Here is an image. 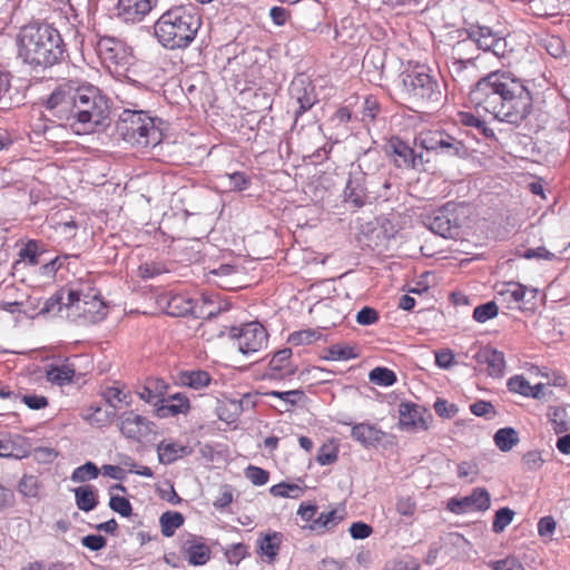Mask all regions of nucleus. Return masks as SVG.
Instances as JSON below:
<instances>
[{
    "instance_id": "obj_1",
    "label": "nucleus",
    "mask_w": 570,
    "mask_h": 570,
    "mask_svg": "<svg viewBox=\"0 0 570 570\" xmlns=\"http://www.w3.org/2000/svg\"><path fill=\"white\" fill-rule=\"evenodd\" d=\"M45 108L52 122L76 135L102 131L111 122L109 98L98 87L79 79L59 83Z\"/></svg>"
},
{
    "instance_id": "obj_2",
    "label": "nucleus",
    "mask_w": 570,
    "mask_h": 570,
    "mask_svg": "<svg viewBox=\"0 0 570 570\" xmlns=\"http://www.w3.org/2000/svg\"><path fill=\"white\" fill-rule=\"evenodd\" d=\"M469 95L476 107L514 127L521 126L533 109L528 81L510 71L489 72L471 87Z\"/></svg>"
},
{
    "instance_id": "obj_3",
    "label": "nucleus",
    "mask_w": 570,
    "mask_h": 570,
    "mask_svg": "<svg viewBox=\"0 0 570 570\" xmlns=\"http://www.w3.org/2000/svg\"><path fill=\"white\" fill-rule=\"evenodd\" d=\"M18 57L35 71H45L59 65L67 52L57 28L43 21L22 26L17 36Z\"/></svg>"
},
{
    "instance_id": "obj_4",
    "label": "nucleus",
    "mask_w": 570,
    "mask_h": 570,
    "mask_svg": "<svg viewBox=\"0 0 570 570\" xmlns=\"http://www.w3.org/2000/svg\"><path fill=\"white\" fill-rule=\"evenodd\" d=\"M202 27V17L191 3L173 6L154 24L157 41L168 50L186 49Z\"/></svg>"
},
{
    "instance_id": "obj_5",
    "label": "nucleus",
    "mask_w": 570,
    "mask_h": 570,
    "mask_svg": "<svg viewBox=\"0 0 570 570\" xmlns=\"http://www.w3.org/2000/svg\"><path fill=\"white\" fill-rule=\"evenodd\" d=\"M163 120L144 110L125 109L116 122L117 134L131 145L155 147L163 140Z\"/></svg>"
},
{
    "instance_id": "obj_6",
    "label": "nucleus",
    "mask_w": 570,
    "mask_h": 570,
    "mask_svg": "<svg viewBox=\"0 0 570 570\" xmlns=\"http://www.w3.org/2000/svg\"><path fill=\"white\" fill-rule=\"evenodd\" d=\"M402 91L407 99L420 105L439 104L442 98L441 86L425 66H417L401 73Z\"/></svg>"
},
{
    "instance_id": "obj_7",
    "label": "nucleus",
    "mask_w": 570,
    "mask_h": 570,
    "mask_svg": "<svg viewBox=\"0 0 570 570\" xmlns=\"http://www.w3.org/2000/svg\"><path fill=\"white\" fill-rule=\"evenodd\" d=\"M386 189L381 187V183L364 176L362 171H350L343 198L350 208L356 210L373 204Z\"/></svg>"
},
{
    "instance_id": "obj_8",
    "label": "nucleus",
    "mask_w": 570,
    "mask_h": 570,
    "mask_svg": "<svg viewBox=\"0 0 570 570\" xmlns=\"http://www.w3.org/2000/svg\"><path fill=\"white\" fill-rule=\"evenodd\" d=\"M465 38L458 42V46H462L466 40H471L483 51L492 52L499 60L505 61L513 52L512 47L509 46L507 39L495 32L488 26H481L479 23H472L468 28L460 30V37Z\"/></svg>"
},
{
    "instance_id": "obj_9",
    "label": "nucleus",
    "mask_w": 570,
    "mask_h": 570,
    "mask_svg": "<svg viewBox=\"0 0 570 570\" xmlns=\"http://www.w3.org/2000/svg\"><path fill=\"white\" fill-rule=\"evenodd\" d=\"M424 225L435 235L443 238H458L461 234V224L451 204L433 210L423 218Z\"/></svg>"
},
{
    "instance_id": "obj_10",
    "label": "nucleus",
    "mask_w": 570,
    "mask_h": 570,
    "mask_svg": "<svg viewBox=\"0 0 570 570\" xmlns=\"http://www.w3.org/2000/svg\"><path fill=\"white\" fill-rule=\"evenodd\" d=\"M288 95L294 106V125H296L298 118L308 111L318 101V98L312 80L303 73L294 77L288 88Z\"/></svg>"
},
{
    "instance_id": "obj_11",
    "label": "nucleus",
    "mask_w": 570,
    "mask_h": 570,
    "mask_svg": "<svg viewBox=\"0 0 570 570\" xmlns=\"http://www.w3.org/2000/svg\"><path fill=\"white\" fill-rule=\"evenodd\" d=\"M230 337L236 340L238 351L244 355L259 352L267 345L268 334L258 322H250L230 330Z\"/></svg>"
},
{
    "instance_id": "obj_12",
    "label": "nucleus",
    "mask_w": 570,
    "mask_h": 570,
    "mask_svg": "<svg viewBox=\"0 0 570 570\" xmlns=\"http://www.w3.org/2000/svg\"><path fill=\"white\" fill-rule=\"evenodd\" d=\"M96 51L107 68L125 67L130 63L131 48L119 38L100 37L96 42Z\"/></svg>"
},
{
    "instance_id": "obj_13",
    "label": "nucleus",
    "mask_w": 570,
    "mask_h": 570,
    "mask_svg": "<svg viewBox=\"0 0 570 570\" xmlns=\"http://www.w3.org/2000/svg\"><path fill=\"white\" fill-rule=\"evenodd\" d=\"M433 421L432 413L423 405L405 401L399 404V428L415 433L426 431Z\"/></svg>"
},
{
    "instance_id": "obj_14",
    "label": "nucleus",
    "mask_w": 570,
    "mask_h": 570,
    "mask_svg": "<svg viewBox=\"0 0 570 570\" xmlns=\"http://www.w3.org/2000/svg\"><path fill=\"white\" fill-rule=\"evenodd\" d=\"M117 426L121 434L135 442H141L155 430V423L135 411H125L117 416Z\"/></svg>"
},
{
    "instance_id": "obj_15",
    "label": "nucleus",
    "mask_w": 570,
    "mask_h": 570,
    "mask_svg": "<svg viewBox=\"0 0 570 570\" xmlns=\"http://www.w3.org/2000/svg\"><path fill=\"white\" fill-rule=\"evenodd\" d=\"M351 171H362L370 179L381 183V187L390 188V178L385 169L383 157L375 148H368L357 158V166Z\"/></svg>"
},
{
    "instance_id": "obj_16",
    "label": "nucleus",
    "mask_w": 570,
    "mask_h": 570,
    "mask_svg": "<svg viewBox=\"0 0 570 570\" xmlns=\"http://www.w3.org/2000/svg\"><path fill=\"white\" fill-rule=\"evenodd\" d=\"M386 153L397 168L417 169L424 164L423 155L417 154L406 141L396 136L387 141Z\"/></svg>"
},
{
    "instance_id": "obj_17",
    "label": "nucleus",
    "mask_w": 570,
    "mask_h": 570,
    "mask_svg": "<svg viewBox=\"0 0 570 570\" xmlns=\"http://www.w3.org/2000/svg\"><path fill=\"white\" fill-rule=\"evenodd\" d=\"M491 505V497L487 489L475 488L469 495L452 498L448 502V510L454 514L469 512H484Z\"/></svg>"
},
{
    "instance_id": "obj_18",
    "label": "nucleus",
    "mask_w": 570,
    "mask_h": 570,
    "mask_svg": "<svg viewBox=\"0 0 570 570\" xmlns=\"http://www.w3.org/2000/svg\"><path fill=\"white\" fill-rule=\"evenodd\" d=\"M159 304L164 307L165 313L173 317H185L193 315L198 318L199 303L183 294L167 293L159 299Z\"/></svg>"
},
{
    "instance_id": "obj_19",
    "label": "nucleus",
    "mask_w": 570,
    "mask_h": 570,
    "mask_svg": "<svg viewBox=\"0 0 570 570\" xmlns=\"http://www.w3.org/2000/svg\"><path fill=\"white\" fill-rule=\"evenodd\" d=\"M292 350L282 348L274 353L265 372V377L271 380H286L297 372V366L292 362Z\"/></svg>"
},
{
    "instance_id": "obj_20",
    "label": "nucleus",
    "mask_w": 570,
    "mask_h": 570,
    "mask_svg": "<svg viewBox=\"0 0 570 570\" xmlns=\"http://www.w3.org/2000/svg\"><path fill=\"white\" fill-rule=\"evenodd\" d=\"M159 0H118L117 14L126 22H138L157 7Z\"/></svg>"
},
{
    "instance_id": "obj_21",
    "label": "nucleus",
    "mask_w": 570,
    "mask_h": 570,
    "mask_svg": "<svg viewBox=\"0 0 570 570\" xmlns=\"http://www.w3.org/2000/svg\"><path fill=\"white\" fill-rule=\"evenodd\" d=\"M30 454V443L19 434H0V456L10 459H24Z\"/></svg>"
},
{
    "instance_id": "obj_22",
    "label": "nucleus",
    "mask_w": 570,
    "mask_h": 570,
    "mask_svg": "<svg viewBox=\"0 0 570 570\" xmlns=\"http://www.w3.org/2000/svg\"><path fill=\"white\" fill-rule=\"evenodd\" d=\"M478 365H488V373L492 377H501L504 374V354L491 346L481 347L474 355Z\"/></svg>"
},
{
    "instance_id": "obj_23",
    "label": "nucleus",
    "mask_w": 570,
    "mask_h": 570,
    "mask_svg": "<svg viewBox=\"0 0 570 570\" xmlns=\"http://www.w3.org/2000/svg\"><path fill=\"white\" fill-rule=\"evenodd\" d=\"M190 401L183 393L169 395L167 403H155V414L159 419L174 417L179 414H188L190 411Z\"/></svg>"
},
{
    "instance_id": "obj_24",
    "label": "nucleus",
    "mask_w": 570,
    "mask_h": 570,
    "mask_svg": "<svg viewBox=\"0 0 570 570\" xmlns=\"http://www.w3.org/2000/svg\"><path fill=\"white\" fill-rule=\"evenodd\" d=\"M344 519V509L340 512L337 509H332L327 512H321L316 514L314 522L309 524H303V530H308L316 535H323L330 531H333Z\"/></svg>"
},
{
    "instance_id": "obj_25",
    "label": "nucleus",
    "mask_w": 570,
    "mask_h": 570,
    "mask_svg": "<svg viewBox=\"0 0 570 570\" xmlns=\"http://www.w3.org/2000/svg\"><path fill=\"white\" fill-rule=\"evenodd\" d=\"M449 72L454 82L461 88L471 83L476 78V63L474 58L453 59L449 66Z\"/></svg>"
},
{
    "instance_id": "obj_26",
    "label": "nucleus",
    "mask_w": 570,
    "mask_h": 570,
    "mask_svg": "<svg viewBox=\"0 0 570 570\" xmlns=\"http://www.w3.org/2000/svg\"><path fill=\"white\" fill-rule=\"evenodd\" d=\"M351 436L354 441L368 449L377 446L385 436V433L374 424L362 422L352 426Z\"/></svg>"
},
{
    "instance_id": "obj_27",
    "label": "nucleus",
    "mask_w": 570,
    "mask_h": 570,
    "mask_svg": "<svg viewBox=\"0 0 570 570\" xmlns=\"http://www.w3.org/2000/svg\"><path fill=\"white\" fill-rule=\"evenodd\" d=\"M191 453L193 449L190 446L183 445L173 440H163L157 444L158 461L165 465L173 464Z\"/></svg>"
},
{
    "instance_id": "obj_28",
    "label": "nucleus",
    "mask_w": 570,
    "mask_h": 570,
    "mask_svg": "<svg viewBox=\"0 0 570 570\" xmlns=\"http://www.w3.org/2000/svg\"><path fill=\"white\" fill-rule=\"evenodd\" d=\"M168 389L169 385L164 379L149 377L137 394L142 401L155 406L156 402H158V404L166 402L165 395L167 394Z\"/></svg>"
},
{
    "instance_id": "obj_29",
    "label": "nucleus",
    "mask_w": 570,
    "mask_h": 570,
    "mask_svg": "<svg viewBox=\"0 0 570 570\" xmlns=\"http://www.w3.org/2000/svg\"><path fill=\"white\" fill-rule=\"evenodd\" d=\"M88 294L89 296L83 299L78 314L94 322L104 318L106 316V305L100 298V294L98 292Z\"/></svg>"
},
{
    "instance_id": "obj_30",
    "label": "nucleus",
    "mask_w": 570,
    "mask_h": 570,
    "mask_svg": "<svg viewBox=\"0 0 570 570\" xmlns=\"http://www.w3.org/2000/svg\"><path fill=\"white\" fill-rule=\"evenodd\" d=\"M184 549L188 562L193 566H204L210 559V548L205 543L196 542L194 537L185 542Z\"/></svg>"
},
{
    "instance_id": "obj_31",
    "label": "nucleus",
    "mask_w": 570,
    "mask_h": 570,
    "mask_svg": "<svg viewBox=\"0 0 570 570\" xmlns=\"http://www.w3.org/2000/svg\"><path fill=\"white\" fill-rule=\"evenodd\" d=\"M179 383L193 390H202L212 382V376L204 370H186L178 374Z\"/></svg>"
},
{
    "instance_id": "obj_32",
    "label": "nucleus",
    "mask_w": 570,
    "mask_h": 570,
    "mask_svg": "<svg viewBox=\"0 0 570 570\" xmlns=\"http://www.w3.org/2000/svg\"><path fill=\"white\" fill-rule=\"evenodd\" d=\"M528 288L520 283H507L501 289L498 291V295L505 302L510 308L514 305H520L524 302Z\"/></svg>"
},
{
    "instance_id": "obj_33",
    "label": "nucleus",
    "mask_w": 570,
    "mask_h": 570,
    "mask_svg": "<svg viewBox=\"0 0 570 570\" xmlns=\"http://www.w3.org/2000/svg\"><path fill=\"white\" fill-rule=\"evenodd\" d=\"M77 508L83 512H89L98 505L97 491L92 485H80L73 490Z\"/></svg>"
},
{
    "instance_id": "obj_34",
    "label": "nucleus",
    "mask_w": 570,
    "mask_h": 570,
    "mask_svg": "<svg viewBox=\"0 0 570 570\" xmlns=\"http://www.w3.org/2000/svg\"><path fill=\"white\" fill-rule=\"evenodd\" d=\"M446 156H455L459 158H466L470 156V149L465 146L462 139H459L448 132L441 142L440 151Z\"/></svg>"
},
{
    "instance_id": "obj_35",
    "label": "nucleus",
    "mask_w": 570,
    "mask_h": 570,
    "mask_svg": "<svg viewBox=\"0 0 570 570\" xmlns=\"http://www.w3.org/2000/svg\"><path fill=\"white\" fill-rule=\"evenodd\" d=\"M548 417L556 434H562L570 431V419L564 406H550Z\"/></svg>"
},
{
    "instance_id": "obj_36",
    "label": "nucleus",
    "mask_w": 570,
    "mask_h": 570,
    "mask_svg": "<svg viewBox=\"0 0 570 570\" xmlns=\"http://www.w3.org/2000/svg\"><path fill=\"white\" fill-rule=\"evenodd\" d=\"M101 395L105 401L115 410L122 405L129 406L132 401L130 392H126L119 386H107L101 392Z\"/></svg>"
},
{
    "instance_id": "obj_37",
    "label": "nucleus",
    "mask_w": 570,
    "mask_h": 570,
    "mask_svg": "<svg viewBox=\"0 0 570 570\" xmlns=\"http://www.w3.org/2000/svg\"><path fill=\"white\" fill-rule=\"evenodd\" d=\"M460 121L462 125L475 129L478 134L487 139L497 140L494 130L490 128L484 120L471 112H460Z\"/></svg>"
},
{
    "instance_id": "obj_38",
    "label": "nucleus",
    "mask_w": 570,
    "mask_h": 570,
    "mask_svg": "<svg viewBox=\"0 0 570 570\" xmlns=\"http://www.w3.org/2000/svg\"><path fill=\"white\" fill-rule=\"evenodd\" d=\"M184 515L178 511H166L159 518L161 534L173 537L175 531L184 524Z\"/></svg>"
},
{
    "instance_id": "obj_39",
    "label": "nucleus",
    "mask_w": 570,
    "mask_h": 570,
    "mask_svg": "<svg viewBox=\"0 0 570 570\" xmlns=\"http://www.w3.org/2000/svg\"><path fill=\"white\" fill-rule=\"evenodd\" d=\"M283 540L281 532L266 533L262 539L258 540L261 553L274 560L278 553Z\"/></svg>"
},
{
    "instance_id": "obj_40",
    "label": "nucleus",
    "mask_w": 570,
    "mask_h": 570,
    "mask_svg": "<svg viewBox=\"0 0 570 570\" xmlns=\"http://www.w3.org/2000/svg\"><path fill=\"white\" fill-rule=\"evenodd\" d=\"M75 370L67 364L51 365L47 371V379L53 384L65 385L72 381Z\"/></svg>"
},
{
    "instance_id": "obj_41",
    "label": "nucleus",
    "mask_w": 570,
    "mask_h": 570,
    "mask_svg": "<svg viewBox=\"0 0 570 570\" xmlns=\"http://www.w3.org/2000/svg\"><path fill=\"white\" fill-rule=\"evenodd\" d=\"M494 443L502 451L508 452L519 442L518 432L513 428L499 429L494 434Z\"/></svg>"
},
{
    "instance_id": "obj_42",
    "label": "nucleus",
    "mask_w": 570,
    "mask_h": 570,
    "mask_svg": "<svg viewBox=\"0 0 570 570\" xmlns=\"http://www.w3.org/2000/svg\"><path fill=\"white\" fill-rule=\"evenodd\" d=\"M358 354L355 353L354 347L350 345L334 344L326 350V354L323 358L326 361H347L356 358Z\"/></svg>"
},
{
    "instance_id": "obj_43",
    "label": "nucleus",
    "mask_w": 570,
    "mask_h": 570,
    "mask_svg": "<svg viewBox=\"0 0 570 570\" xmlns=\"http://www.w3.org/2000/svg\"><path fill=\"white\" fill-rule=\"evenodd\" d=\"M368 380L380 386H391L396 382V374L387 367L377 366L370 372Z\"/></svg>"
},
{
    "instance_id": "obj_44",
    "label": "nucleus",
    "mask_w": 570,
    "mask_h": 570,
    "mask_svg": "<svg viewBox=\"0 0 570 570\" xmlns=\"http://www.w3.org/2000/svg\"><path fill=\"white\" fill-rule=\"evenodd\" d=\"M41 483L36 475L24 474L18 483V491L27 498H38Z\"/></svg>"
},
{
    "instance_id": "obj_45",
    "label": "nucleus",
    "mask_w": 570,
    "mask_h": 570,
    "mask_svg": "<svg viewBox=\"0 0 570 570\" xmlns=\"http://www.w3.org/2000/svg\"><path fill=\"white\" fill-rule=\"evenodd\" d=\"M99 475L98 466L88 461L85 464L76 468L70 476L72 482L83 483L89 480H94Z\"/></svg>"
},
{
    "instance_id": "obj_46",
    "label": "nucleus",
    "mask_w": 570,
    "mask_h": 570,
    "mask_svg": "<svg viewBox=\"0 0 570 570\" xmlns=\"http://www.w3.org/2000/svg\"><path fill=\"white\" fill-rule=\"evenodd\" d=\"M381 112V106L376 99V97L370 95L366 96L362 107V121L365 126L373 124L379 114Z\"/></svg>"
},
{
    "instance_id": "obj_47",
    "label": "nucleus",
    "mask_w": 570,
    "mask_h": 570,
    "mask_svg": "<svg viewBox=\"0 0 570 570\" xmlns=\"http://www.w3.org/2000/svg\"><path fill=\"white\" fill-rule=\"evenodd\" d=\"M66 289L61 288L46 299L40 313L56 315L61 313L65 304Z\"/></svg>"
},
{
    "instance_id": "obj_48",
    "label": "nucleus",
    "mask_w": 570,
    "mask_h": 570,
    "mask_svg": "<svg viewBox=\"0 0 570 570\" xmlns=\"http://www.w3.org/2000/svg\"><path fill=\"white\" fill-rule=\"evenodd\" d=\"M259 393L258 392H248L242 395L239 400L230 401V404L234 406L236 414H242L247 411H252L258 403Z\"/></svg>"
},
{
    "instance_id": "obj_49",
    "label": "nucleus",
    "mask_w": 570,
    "mask_h": 570,
    "mask_svg": "<svg viewBox=\"0 0 570 570\" xmlns=\"http://www.w3.org/2000/svg\"><path fill=\"white\" fill-rule=\"evenodd\" d=\"M0 104L3 108H10L12 104L11 73L0 70Z\"/></svg>"
},
{
    "instance_id": "obj_50",
    "label": "nucleus",
    "mask_w": 570,
    "mask_h": 570,
    "mask_svg": "<svg viewBox=\"0 0 570 570\" xmlns=\"http://www.w3.org/2000/svg\"><path fill=\"white\" fill-rule=\"evenodd\" d=\"M514 518V511L508 507L500 508L495 514L492 523V531L494 533H501L512 522Z\"/></svg>"
},
{
    "instance_id": "obj_51",
    "label": "nucleus",
    "mask_w": 570,
    "mask_h": 570,
    "mask_svg": "<svg viewBox=\"0 0 570 570\" xmlns=\"http://www.w3.org/2000/svg\"><path fill=\"white\" fill-rule=\"evenodd\" d=\"M269 492L273 497L293 499L301 497V494L303 493L302 489L297 484L285 482H281L278 484L273 485L269 489Z\"/></svg>"
},
{
    "instance_id": "obj_52",
    "label": "nucleus",
    "mask_w": 570,
    "mask_h": 570,
    "mask_svg": "<svg viewBox=\"0 0 570 570\" xmlns=\"http://www.w3.org/2000/svg\"><path fill=\"white\" fill-rule=\"evenodd\" d=\"M320 336H321V333H318L314 330L307 328V330H302V331H296V332L291 333L287 338V342L295 346H298V345H304V344H311V343L317 341L320 338Z\"/></svg>"
},
{
    "instance_id": "obj_53",
    "label": "nucleus",
    "mask_w": 570,
    "mask_h": 570,
    "mask_svg": "<svg viewBox=\"0 0 570 570\" xmlns=\"http://www.w3.org/2000/svg\"><path fill=\"white\" fill-rule=\"evenodd\" d=\"M499 308L495 302H487L478 305L473 311V318L479 323H485L487 321L498 315Z\"/></svg>"
},
{
    "instance_id": "obj_54",
    "label": "nucleus",
    "mask_w": 570,
    "mask_h": 570,
    "mask_svg": "<svg viewBox=\"0 0 570 570\" xmlns=\"http://www.w3.org/2000/svg\"><path fill=\"white\" fill-rule=\"evenodd\" d=\"M41 254L37 240H29L19 252L20 258L27 261L31 266L40 264Z\"/></svg>"
},
{
    "instance_id": "obj_55",
    "label": "nucleus",
    "mask_w": 570,
    "mask_h": 570,
    "mask_svg": "<svg viewBox=\"0 0 570 570\" xmlns=\"http://www.w3.org/2000/svg\"><path fill=\"white\" fill-rule=\"evenodd\" d=\"M470 411L475 416L484 417L487 420H491L498 414L494 405L490 401L484 400H478L472 403L470 405Z\"/></svg>"
},
{
    "instance_id": "obj_56",
    "label": "nucleus",
    "mask_w": 570,
    "mask_h": 570,
    "mask_svg": "<svg viewBox=\"0 0 570 570\" xmlns=\"http://www.w3.org/2000/svg\"><path fill=\"white\" fill-rule=\"evenodd\" d=\"M445 131H429L423 137H421V147L429 151H440L441 142L443 141Z\"/></svg>"
},
{
    "instance_id": "obj_57",
    "label": "nucleus",
    "mask_w": 570,
    "mask_h": 570,
    "mask_svg": "<svg viewBox=\"0 0 570 570\" xmlns=\"http://www.w3.org/2000/svg\"><path fill=\"white\" fill-rule=\"evenodd\" d=\"M267 396L277 397L291 406L296 405L302 399L305 397V394L302 390H291V391H268L265 393Z\"/></svg>"
},
{
    "instance_id": "obj_58",
    "label": "nucleus",
    "mask_w": 570,
    "mask_h": 570,
    "mask_svg": "<svg viewBox=\"0 0 570 570\" xmlns=\"http://www.w3.org/2000/svg\"><path fill=\"white\" fill-rule=\"evenodd\" d=\"M435 413L442 419H452L459 413V406L444 399L438 397L433 404Z\"/></svg>"
},
{
    "instance_id": "obj_59",
    "label": "nucleus",
    "mask_w": 570,
    "mask_h": 570,
    "mask_svg": "<svg viewBox=\"0 0 570 570\" xmlns=\"http://www.w3.org/2000/svg\"><path fill=\"white\" fill-rule=\"evenodd\" d=\"M109 507L112 511L119 513L121 517H130L132 507L129 500L125 497L111 495Z\"/></svg>"
},
{
    "instance_id": "obj_60",
    "label": "nucleus",
    "mask_w": 570,
    "mask_h": 570,
    "mask_svg": "<svg viewBox=\"0 0 570 570\" xmlns=\"http://www.w3.org/2000/svg\"><path fill=\"white\" fill-rule=\"evenodd\" d=\"M227 178L230 190L243 191L250 185V177L243 171L227 174Z\"/></svg>"
},
{
    "instance_id": "obj_61",
    "label": "nucleus",
    "mask_w": 570,
    "mask_h": 570,
    "mask_svg": "<svg viewBox=\"0 0 570 570\" xmlns=\"http://www.w3.org/2000/svg\"><path fill=\"white\" fill-rule=\"evenodd\" d=\"M245 476L254 484V485H264L268 482L269 473L268 471L255 466L249 465L245 470Z\"/></svg>"
},
{
    "instance_id": "obj_62",
    "label": "nucleus",
    "mask_w": 570,
    "mask_h": 570,
    "mask_svg": "<svg viewBox=\"0 0 570 570\" xmlns=\"http://www.w3.org/2000/svg\"><path fill=\"white\" fill-rule=\"evenodd\" d=\"M543 47L554 58H559L564 53L563 40L558 36H549L543 39Z\"/></svg>"
},
{
    "instance_id": "obj_63",
    "label": "nucleus",
    "mask_w": 570,
    "mask_h": 570,
    "mask_svg": "<svg viewBox=\"0 0 570 570\" xmlns=\"http://www.w3.org/2000/svg\"><path fill=\"white\" fill-rule=\"evenodd\" d=\"M89 294H85L77 289H66L63 307L75 308L76 312L78 313L83 299L87 298Z\"/></svg>"
},
{
    "instance_id": "obj_64",
    "label": "nucleus",
    "mask_w": 570,
    "mask_h": 570,
    "mask_svg": "<svg viewBox=\"0 0 570 570\" xmlns=\"http://www.w3.org/2000/svg\"><path fill=\"white\" fill-rule=\"evenodd\" d=\"M338 451L327 444H323L316 455V462L321 465H330L337 461Z\"/></svg>"
}]
</instances>
